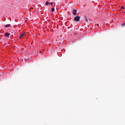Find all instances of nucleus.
I'll return each instance as SVG.
<instances>
[{"label":"nucleus","instance_id":"1a4fd4ad","mask_svg":"<svg viewBox=\"0 0 125 125\" xmlns=\"http://www.w3.org/2000/svg\"><path fill=\"white\" fill-rule=\"evenodd\" d=\"M73 35H74V36H77V32H74L73 33Z\"/></svg>","mask_w":125,"mask_h":125},{"label":"nucleus","instance_id":"39448f33","mask_svg":"<svg viewBox=\"0 0 125 125\" xmlns=\"http://www.w3.org/2000/svg\"><path fill=\"white\" fill-rule=\"evenodd\" d=\"M84 20L86 23H88V20H87V18L86 17H84Z\"/></svg>","mask_w":125,"mask_h":125},{"label":"nucleus","instance_id":"7ed1b4c3","mask_svg":"<svg viewBox=\"0 0 125 125\" xmlns=\"http://www.w3.org/2000/svg\"><path fill=\"white\" fill-rule=\"evenodd\" d=\"M5 37H9V36H10V33L7 32L5 34Z\"/></svg>","mask_w":125,"mask_h":125},{"label":"nucleus","instance_id":"f03ea898","mask_svg":"<svg viewBox=\"0 0 125 125\" xmlns=\"http://www.w3.org/2000/svg\"><path fill=\"white\" fill-rule=\"evenodd\" d=\"M73 15H76L77 14V10L74 9L72 12Z\"/></svg>","mask_w":125,"mask_h":125},{"label":"nucleus","instance_id":"9b49d317","mask_svg":"<svg viewBox=\"0 0 125 125\" xmlns=\"http://www.w3.org/2000/svg\"><path fill=\"white\" fill-rule=\"evenodd\" d=\"M121 9H125V7H124V6H121Z\"/></svg>","mask_w":125,"mask_h":125},{"label":"nucleus","instance_id":"f257e3e1","mask_svg":"<svg viewBox=\"0 0 125 125\" xmlns=\"http://www.w3.org/2000/svg\"><path fill=\"white\" fill-rule=\"evenodd\" d=\"M80 19H81V17L76 16L74 18V20L75 22H80Z\"/></svg>","mask_w":125,"mask_h":125},{"label":"nucleus","instance_id":"f8f14e48","mask_svg":"<svg viewBox=\"0 0 125 125\" xmlns=\"http://www.w3.org/2000/svg\"><path fill=\"white\" fill-rule=\"evenodd\" d=\"M49 4H51V5H52V4H53V3L52 2H50V3H49Z\"/></svg>","mask_w":125,"mask_h":125},{"label":"nucleus","instance_id":"6e6552de","mask_svg":"<svg viewBox=\"0 0 125 125\" xmlns=\"http://www.w3.org/2000/svg\"><path fill=\"white\" fill-rule=\"evenodd\" d=\"M45 4H46V5H48V4H49V2H48V1H46V2H45Z\"/></svg>","mask_w":125,"mask_h":125},{"label":"nucleus","instance_id":"9d476101","mask_svg":"<svg viewBox=\"0 0 125 125\" xmlns=\"http://www.w3.org/2000/svg\"><path fill=\"white\" fill-rule=\"evenodd\" d=\"M122 27H125V22L124 23H123V24H122Z\"/></svg>","mask_w":125,"mask_h":125},{"label":"nucleus","instance_id":"423d86ee","mask_svg":"<svg viewBox=\"0 0 125 125\" xmlns=\"http://www.w3.org/2000/svg\"><path fill=\"white\" fill-rule=\"evenodd\" d=\"M4 27H6V28H8L10 27V24H6V25L4 26Z\"/></svg>","mask_w":125,"mask_h":125},{"label":"nucleus","instance_id":"0eeeda50","mask_svg":"<svg viewBox=\"0 0 125 125\" xmlns=\"http://www.w3.org/2000/svg\"><path fill=\"white\" fill-rule=\"evenodd\" d=\"M54 10H55V9H54V8H52V9H51V11H52V12H54Z\"/></svg>","mask_w":125,"mask_h":125},{"label":"nucleus","instance_id":"20e7f679","mask_svg":"<svg viewBox=\"0 0 125 125\" xmlns=\"http://www.w3.org/2000/svg\"><path fill=\"white\" fill-rule=\"evenodd\" d=\"M24 36H25V33H22V34L21 35V36H20V39H22V37H24Z\"/></svg>","mask_w":125,"mask_h":125}]
</instances>
